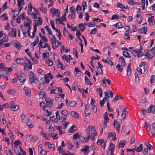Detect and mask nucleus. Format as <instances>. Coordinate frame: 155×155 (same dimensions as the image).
<instances>
[{
  "instance_id": "1",
  "label": "nucleus",
  "mask_w": 155,
  "mask_h": 155,
  "mask_svg": "<svg viewBox=\"0 0 155 155\" xmlns=\"http://www.w3.org/2000/svg\"><path fill=\"white\" fill-rule=\"evenodd\" d=\"M16 74L20 82L23 83L25 81L26 77L24 73L18 72L16 73Z\"/></svg>"
},
{
  "instance_id": "12",
  "label": "nucleus",
  "mask_w": 155,
  "mask_h": 155,
  "mask_svg": "<svg viewBox=\"0 0 155 155\" xmlns=\"http://www.w3.org/2000/svg\"><path fill=\"white\" fill-rule=\"evenodd\" d=\"M68 100L67 99H66V105L67 106L70 107H73L75 106L77 104V103L74 101H72L68 103Z\"/></svg>"
},
{
  "instance_id": "53",
  "label": "nucleus",
  "mask_w": 155,
  "mask_h": 155,
  "mask_svg": "<svg viewBox=\"0 0 155 155\" xmlns=\"http://www.w3.org/2000/svg\"><path fill=\"white\" fill-rule=\"evenodd\" d=\"M12 12L14 13V15L12 17L13 19H15V18L17 16L19 15V13L16 10H14L12 11Z\"/></svg>"
},
{
  "instance_id": "36",
  "label": "nucleus",
  "mask_w": 155,
  "mask_h": 155,
  "mask_svg": "<svg viewBox=\"0 0 155 155\" xmlns=\"http://www.w3.org/2000/svg\"><path fill=\"white\" fill-rule=\"evenodd\" d=\"M78 28L82 32L84 31L85 28L84 25L82 23H81L78 25Z\"/></svg>"
},
{
  "instance_id": "31",
  "label": "nucleus",
  "mask_w": 155,
  "mask_h": 155,
  "mask_svg": "<svg viewBox=\"0 0 155 155\" xmlns=\"http://www.w3.org/2000/svg\"><path fill=\"white\" fill-rule=\"evenodd\" d=\"M43 4L42 3L41 5V7L39 8V9L40 11L42 12L45 13H46L47 12V10L45 7L42 6Z\"/></svg>"
},
{
  "instance_id": "27",
  "label": "nucleus",
  "mask_w": 155,
  "mask_h": 155,
  "mask_svg": "<svg viewBox=\"0 0 155 155\" xmlns=\"http://www.w3.org/2000/svg\"><path fill=\"white\" fill-rule=\"evenodd\" d=\"M46 94L45 93V92L44 91H40L39 94V95L40 97L41 98H45L46 97H45V96L46 95Z\"/></svg>"
},
{
  "instance_id": "43",
  "label": "nucleus",
  "mask_w": 155,
  "mask_h": 155,
  "mask_svg": "<svg viewBox=\"0 0 155 155\" xmlns=\"http://www.w3.org/2000/svg\"><path fill=\"white\" fill-rule=\"evenodd\" d=\"M75 127V126L73 125H72L71 127L69 129L68 131L69 133H72L76 131V130H74V127Z\"/></svg>"
},
{
  "instance_id": "2",
  "label": "nucleus",
  "mask_w": 155,
  "mask_h": 155,
  "mask_svg": "<svg viewBox=\"0 0 155 155\" xmlns=\"http://www.w3.org/2000/svg\"><path fill=\"white\" fill-rule=\"evenodd\" d=\"M45 111L44 115L46 116H49L52 114L51 109V107L47 106L44 109Z\"/></svg>"
},
{
  "instance_id": "25",
  "label": "nucleus",
  "mask_w": 155,
  "mask_h": 155,
  "mask_svg": "<svg viewBox=\"0 0 155 155\" xmlns=\"http://www.w3.org/2000/svg\"><path fill=\"white\" fill-rule=\"evenodd\" d=\"M19 109V106L18 105H14V104L11 105V110L12 111H15L18 110Z\"/></svg>"
},
{
  "instance_id": "3",
  "label": "nucleus",
  "mask_w": 155,
  "mask_h": 155,
  "mask_svg": "<svg viewBox=\"0 0 155 155\" xmlns=\"http://www.w3.org/2000/svg\"><path fill=\"white\" fill-rule=\"evenodd\" d=\"M0 74L1 75H2L3 78L7 81L8 80V77L10 76V74L8 73L7 71L3 69L0 71Z\"/></svg>"
},
{
  "instance_id": "18",
  "label": "nucleus",
  "mask_w": 155,
  "mask_h": 155,
  "mask_svg": "<svg viewBox=\"0 0 155 155\" xmlns=\"http://www.w3.org/2000/svg\"><path fill=\"white\" fill-rule=\"evenodd\" d=\"M89 146H87L84 147L81 150V151L84 152V154L87 155L88 154L87 151L89 150Z\"/></svg>"
},
{
  "instance_id": "17",
  "label": "nucleus",
  "mask_w": 155,
  "mask_h": 155,
  "mask_svg": "<svg viewBox=\"0 0 155 155\" xmlns=\"http://www.w3.org/2000/svg\"><path fill=\"white\" fill-rule=\"evenodd\" d=\"M132 70L131 68V63H130L128 64L127 69V76H130L131 74Z\"/></svg>"
},
{
  "instance_id": "40",
  "label": "nucleus",
  "mask_w": 155,
  "mask_h": 155,
  "mask_svg": "<svg viewBox=\"0 0 155 155\" xmlns=\"http://www.w3.org/2000/svg\"><path fill=\"white\" fill-rule=\"evenodd\" d=\"M122 54L126 58H130L131 57L129 53L125 51L123 52Z\"/></svg>"
},
{
  "instance_id": "34",
  "label": "nucleus",
  "mask_w": 155,
  "mask_h": 155,
  "mask_svg": "<svg viewBox=\"0 0 155 155\" xmlns=\"http://www.w3.org/2000/svg\"><path fill=\"white\" fill-rule=\"evenodd\" d=\"M0 40L4 42H6L8 41V37L6 34H5L4 37Z\"/></svg>"
},
{
  "instance_id": "15",
  "label": "nucleus",
  "mask_w": 155,
  "mask_h": 155,
  "mask_svg": "<svg viewBox=\"0 0 155 155\" xmlns=\"http://www.w3.org/2000/svg\"><path fill=\"white\" fill-rule=\"evenodd\" d=\"M51 43L52 44V47L54 49H55L54 48V45H55V47L56 48H58L59 47V45H56V42H57L58 41L57 40H54V39H52L51 38Z\"/></svg>"
},
{
  "instance_id": "55",
  "label": "nucleus",
  "mask_w": 155,
  "mask_h": 155,
  "mask_svg": "<svg viewBox=\"0 0 155 155\" xmlns=\"http://www.w3.org/2000/svg\"><path fill=\"white\" fill-rule=\"evenodd\" d=\"M132 29L130 30L131 32H136L137 31V27L136 25H133L132 26Z\"/></svg>"
},
{
  "instance_id": "58",
  "label": "nucleus",
  "mask_w": 155,
  "mask_h": 155,
  "mask_svg": "<svg viewBox=\"0 0 155 155\" xmlns=\"http://www.w3.org/2000/svg\"><path fill=\"white\" fill-rule=\"evenodd\" d=\"M105 94V97L104 98L106 101H109V96L107 92H104Z\"/></svg>"
},
{
  "instance_id": "8",
  "label": "nucleus",
  "mask_w": 155,
  "mask_h": 155,
  "mask_svg": "<svg viewBox=\"0 0 155 155\" xmlns=\"http://www.w3.org/2000/svg\"><path fill=\"white\" fill-rule=\"evenodd\" d=\"M45 101H46V106L52 107L54 105V104L53 103V100L50 97L45 98Z\"/></svg>"
},
{
  "instance_id": "39",
  "label": "nucleus",
  "mask_w": 155,
  "mask_h": 155,
  "mask_svg": "<svg viewBox=\"0 0 155 155\" xmlns=\"http://www.w3.org/2000/svg\"><path fill=\"white\" fill-rule=\"evenodd\" d=\"M143 146L142 144H140V146L137 148L136 151L137 152H140L143 150Z\"/></svg>"
},
{
  "instance_id": "50",
  "label": "nucleus",
  "mask_w": 155,
  "mask_h": 155,
  "mask_svg": "<svg viewBox=\"0 0 155 155\" xmlns=\"http://www.w3.org/2000/svg\"><path fill=\"white\" fill-rule=\"evenodd\" d=\"M26 137L28 140L30 141L33 140V137L31 134H27L26 136Z\"/></svg>"
},
{
  "instance_id": "11",
  "label": "nucleus",
  "mask_w": 155,
  "mask_h": 155,
  "mask_svg": "<svg viewBox=\"0 0 155 155\" xmlns=\"http://www.w3.org/2000/svg\"><path fill=\"white\" fill-rule=\"evenodd\" d=\"M135 18H137V22L140 24L142 23L143 20V18L141 15L137 13L135 16Z\"/></svg>"
},
{
  "instance_id": "35",
  "label": "nucleus",
  "mask_w": 155,
  "mask_h": 155,
  "mask_svg": "<svg viewBox=\"0 0 155 155\" xmlns=\"http://www.w3.org/2000/svg\"><path fill=\"white\" fill-rule=\"evenodd\" d=\"M84 78L85 83L86 84L90 85L91 86L92 85V84L91 83L90 80L88 78L87 76H85Z\"/></svg>"
},
{
  "instance_id": "7",
  "label": "nucleus",
  "mask_w": 155,
  "mask_h": 155,
  "mask_svg": "<svg viewBox=\"0 0 155 155\" xmlns=\"http://www.w3.org/2000/svg\"><path fill=\"white\" fill-rule=\"evenodd\" d=\"M32 74L33 75H31L30 77V83L31 84L34 83H37L38 82V80L37 79L36 77L33 73Z\"/></svg>"
},
{
  "instance_id": "21",
  "label": "nucleus",
  "mask_w": 155,
  "mask_h": 155,
  "mask_svg": "<svg viewBox=\"0 0 155 155\" xmlns=\"http://www.w3.org/2000/svg\"><path fill=\"white\" fill-rule=\"evenodd\" d=\"M50 12L52 13V16L53 17L55 16L57 12V9L55 8H52L50 9Z\"/></svg>"
},
{
  "instance_id": "64",
  "label": "nucleus",
  "mask_w": 155,
  "mask_h": 155,
  "mask_svg": "<svg viewBox=\"0 0 155 155\" xmlns=\"http://www.w3.org/2000/svg\"><path fill=\"white\" fill-rule=\"evenodd\" d=\"M59 152L60 153H61L64 151V150L63 149L61 146L59 147L58 148Z\"/></svg>"
},
{
  "instance_id": "56",
  "label": "nucleus",
  "mask_w": 155,
  "mask_h": 155,
  "mask_svg": "<svg viewBox=\"0 0 155 155\" xmlns=\"http://www.w3.org/2000/svg\"><path fill=\"white\" fill-rule=\"evenodd\" d=\"M116 67L117 68L118 71H122L123 69V68L122 66L119 64H118L116 66Z\"/></svg>"
},
{
  "instance_id": "16",
  "label": "nucleus",
  "mask_w": 155,
  "mask_h": 155,
  "mask_svg": "<svg viewBox=\"0 0 155 155\" xmlns=\"http://www.w3.org/2000/svg\"><path fill=\"white\" fill-rule=\"evenodd\" d=\"M127 142L126 140H121L120 141L118 144V148H120L124 147V146L126 144Z\"/></svg>"
},
{
  "instance_id": "10",
  "label": "nucleus",
  "mask_w": 155,
  "mask_h": 155,
  "mask_svg": "<svg viewBox=\"0 0 155 155\" xmlns=\"http://www.w3.org/2000/svg\"><path fill=\"white\" fill-rule=\"evenodd\" d=\"M147 112L148 113L155 114V105L154 106L151 105L150 107L147 109Z\"/></svg>"
},
{
  "instance_id": "4",
  "label": "nucleus",
  "mask_w": 155,
  "mask_h": 155,
  "mask_svg": "<svg viewBox=\"0 0 155 155\" xmlns=\"http://www.w3.org/2000/svg\"><path fill=\"white\" fill-rule=\"evenodd\" d=\"M61 114L62 115L61 116V118L63 119L62 121L65 120L67 119V116L70 114L69 112L66 110H62Z\"/></svg>"
},
{
  "instance_id": "47",
  "label": "nucleus",
  "mask_w": 155,
  "mask_h": 155,
  "mask_svg": "<svg viewBox=\"0 0 155 155\" xmlns=\"http://www.w3.org/2000/svg\"><path fill=\"white\" fill-rule=\"evenodd\" d=\"M104 140L103 138L101 140L98 139L97 141V143L98 145H102L104 143Z\"/></svg>"
},
{
  "instance_id": "60",
  "label": "nucleus",
  "mask_w": 155,
  "mask_h": 155,
  "mask_svg": "<svg viewBox=\"0 0 155 155\" xmlns=\"http://www.w3.org/2000/svg\"><path fill=\"white\" fill-rule=\"evenodd\" d=\"M50 119L51 121L53 122L56 123L58 122V120L56 118H55V117L52 116L50 117Z\"/></svg>"
},
{
  "instance_id": "54",
  "label": "nucleus",
  "mask_w": 155,
  "mask_h": 155,
  "mask_svg": "<svg viewBox=\"0 0 155 155\" xmlns=\"http://www.w3.org/2000/svg\"><path fill=\"white\" fill-rule=\"evenodd\" d=\"M154 19V16H152L148 18V21L149 22V23H151L152 24V25H153V21Z\"/></svg>"
},
{
  "instance_id": "59",
  "label": "nucleus",
  "mask_w": 155,
  "mask_h": 155,
  "mask_svg": "<svg viewBox=\"0 0 155 155\" xmlns=\"http://www.w3.org/2000/svg\"><path fill=\"white\" fill-rule=\"evenodd\" d=\"M124 5L122 4L119 2H118L116 5V6L120 8L123 9Z\"/></svg>"
},
{
  "instance_id": "23",
  "label": "nucleus",
  "mask_w": 155,
  "mask_h": 155,
  "mask_svg": "<svg viewBox=\"0 0 155 155\" xmlns=\"http://www.w3.org/2000/svg\"><path fill=\"white\" fill-rule=\"evenodd\" d=\"M21 119L23 121L27 123V122H28V117H26L23 113H22L21 114Z\"/></svg>"
},
{
  "instance_id": "41",
  "label": "nucleus",
  "mask_w": 155,
  "mask_h": 155,
  "mask_svg": "<svg viewBox=\"0 0 155 155\" xmlns=\"http://www.w3.org/2000/svg\"><path fill=\"white\" fill-rule=\"evenodd\" d=\"M65 60L67 62L69 63L70 62V60H72L73 59L71 55H68L66 57Z\"/></svg>"
},
{
  "instance_id": "37",
  "label": "nucleus",
  "mask_w": 155,
  "mask_h": 155,
  "mask_svg": "<svg viewBox=\"0 0 155 155\" xmlns=\"http://www.w3.org/2000/svg\"><path fill=\"white\" fill-rule=\"evenodd\" d=\"M14 102L13 101H12L10 103H6L4 104V106H5V107L6 108H9L11 106V105L13 104H14Z\"/></svg>"
},
{
  "instance_id": "9",
  "label": "nucleus",
  "mask_w": 155,
  "mask_h": 155,
  "mask_svg": "<svg viewBox=\"0 0 155 155\" xmlns=\"http://www.w3.org/2000/svg\"><path fill=\"white\" fill-rule=\"evenodd\" d=\"M114 126L117 129V130L119 132V129L120 128V125L119 122L116 120H114Z\"/></svg>"
},
{
  "instance_id": "49",
  "label": "nucleus",
  "mask_w": 155,
  "mask_h": 155,
  "mask_svg": "<svg viewBox=\"0 0 155 155\" xmlns=\"http://www.w3.org/2000/svg\"><path fill=\"white\" fill-rule=\"evenodd\" d=\"M56 22L57 24L58 23V22L59 23L63 25H65V23L63 22V21H64L63 20L60 19L59 18L56 19Z\"/></svg>"
},
{
  "instance_id": "28",
  "label": "nucleus",
  "mask_w": 155,
  "mask_h": 155,
  "mask_svg": "<svg viewBox=\"0 0 155 155\" xmlns=\"http://www.w3.org/2000/svg\"><path fill=\"white\" fill-rule=\"evenodd\" d=\"M147 31V28L146 27L142 28L139 29V32L141 33L146 34Z\"/></svg>"
},
{
  "instance_id": "63",
  "label": "nucleus",
  "mask_w": 155,
  "mask_h": 155,
  "mask_svg": "<svg viewBox=\"0 0 155 155\" xmlns=\"http://www.w3.org/2000/svg\"><path fill=\"white\" fill-rule=\"evenodd\" d=\"M80 135H79L78 133L74 134L73 136V139H77L78 138H79Z\"/></svg>"
},
{
  "instance_id": "14",
  "label": "nucleus",
  "mask_w": 155,
  "mask_h": 155,
  "mask_svg": "<svg viewBox=\"0 0 155 155\" xmlns=\"http://www.w3.org/2000/svg\"><path fill=\"white\" fill-rule=\"evenodd\" d=\"M119 60L121 63V64H122V66H126V63L125 62V59L123 56H120L119 59Z\"/></svg>"
},
{
  "instance_id": "5",
  "label": "nucleus",
  "mask_w": 155,
  "mask_h": 155,
  "mask_svg": "<svg viewBox=\"0 0 155 155\" xmlns=\"http://www.w3.org/2000/svg\"><path fill=\"white\" fill-rule=\"evenodd\" d=\"M17 29L14 28H12L11 31L8 33L9 36L11 37H16Z\"/></svg>"
},
{
  "instance_id": "19",
  "label": "nucleus",
  "mask_w": 155,
  "mask_h": 155,
  "mask_svg": "<svg viewBox=\"0 0 155 155\" xmlns=\"http://www.w3.org/2000/svg\"><path fill=\"white\" fill-rule=\"evenodd\" d=\"M114 26L117 29H120L123 28V27L122 23L120 21L114 25Z\"/></svg>"
},
{
  "instance_id": "32",
  "label": "nucleus",
  "mask_w": 155,
  "mask_h": 155,
  "mask_svg": "<svg viewBox=\"0 0 155 155\" xmlns=\"http://www.w3.org/2000/svg\"><path fill=\"white\" fill-rule=\"evenodd\" d=\"M57 63H58V68H61V69L63 70L65 68V67L63 66V65L62 63L59 60H58L57 61Z\"/></svg>"
},
{
  "instance_id": "30",
  "label": "nucleus",
  "mask_w": 155,
  "mask_h": 155,
  "mask_svg": "<svg viewBox=\"0 0 155 155\" xmlns=\"http://www.w3.org/2000/svg\"><path fill=\"white\" fill-rule=\"evenodd\" d=\"M103 117L104 122H108L109 118L108 117V114L107 112H105L103 114Z\"/></svg>"
},
{
  "instance_id": "46",
  "label": "nucleus",
  "mask_w": 155,
  "mask_h": 155,
  "mask_svg": "<svg viewBox=\"0 0 155 155\" xmlns=\"http://www.w3.org/2000/svg\"><path fill=\"white\" fill-rule=\"evenodd\" d=\"M104 140L103 138L101 140L98 139L97 141V143L98 145H102L104 143Z\"/></svg>"
},
{
  "instance_id": "51",
  "label": "nucleus",
  "mask_w": 155,
  "mask_h": 155,
  "mask_svg": "<svg viewBox=\"0 0 155 155\" xmlns=\"http://www.w3.org/2000/svg\"><path fill=\"white\" fill-rule=\"evenodd\" d=\"M14 144L15 145V147H18V145L19 144H21V140H18L15 141L14 143Z\"/></svg>"
},
{
  "instance_id": "45",
  "label": "nucleus",
  "mask_w": 155,
  "mask_h": 155,
  "mask_svg": "<svg viewBox=\"0 0 155 155\" xmlns=\"http://www.w3.org/2000/svg\"><path fill=\"white\" fill-rule=\"evenodd\" d=\"M104 140L103 138L101 140L98 139L97 141V143L98 145H102L104 143Z\"/></svg>"
},
{
  "instance_id": "20",
  "label": "nucleus",
  "mask_w": 155,
  "mask_h": 155,
  "mask_svg": "<svg viewBox=\"0 0 155 155\" xmlns=\"http://www.w3.org/2000/svg\"><path fill=\"white\" fill-rule=\"evenodd\" d=\"M4 150L6 151L7 155H13V153L9 149L8 147H5Z\"/></svg>"
},
{
  "instance_id": "13",
  "label": "nucleus",
  "mask_w": 155,
  "mask_h": 155,
  "mask_svg": "<svg viewBox=\"0 0 155 155\" xmlns=\"http://www.w3.org/2000/svg\"><path fill=\"white\" fill-rule=\"evenodd\" d=\"M15 62L17 64L23 65L25 63V60L23 58H18L15 59Z\"/></svg>"
},
{
  "instance_id": "61",
  "label": "nucleus",
  "mask_w": 155,
  "mask_h": 155,
  "mask_svg": "<svg viewBox=\"0 0 155 155\" xmlns=\"http://www.w3.org/2000/svg\"><path fill=\"white\" fill-rule=\"evenodd\" d=\"M73 145L72 143L70 141H68L67 143V147L69 149H71L73 147Z\"/></svg>"
},
{
  "instance_id": "24",
  "label": "nucleus",
  "mask_w": 155,
  "mask_h": 155,
  "mask_svg": "<svg viewBox=\"0 0 155 155\" xmlns=\"http://www.w3.org/2000/svg\"><path fill=\"white\" fill-rule=\"evenodd\" d=\"M39 41V38L37 37L35 40L31 44V46L32 48L34 47L38 44Z\"/></svg>"
},
{
  "instance_id": "52",
  "label": "nucleus",
  "mask_w": 155,
  "mask_h": 155,
  "mask_svg": "<svg viewBox=\"0 0 155 155\" xmlns=\"http://www.w3.org/2000/svg\"><path fill=\"white\" fill-rule=\"evenodd\" d=\"M146 145L147 148L149 150H152L153 149V147L149 142H147L146 143Z\"/></svg>"
},
{
  "instance_id": "22",
  "label": "nucleus",
  "mask_w": 155,
  "mask_h": 155,
  "mask_svg": "<svg viewBox=\"0 0 155 155\" xmlns=\"http://www.w3.org/2000/svg\"><path fill=\"white\" fill-rule=\"evenodd\" d=\"M97 64L98 66V67H97V71H101V72H100V73L102 74H103V72L102 70V68L103 67V66L101 65V63L99 62Z\"/></svg>"
},
{
  "instance_id": "38",
  "label": "nucleus",
  "mask_w": 155,
  "mask_h": 155,
  "mask_svg": "<svg viewBox=\"0 0 155 155\" xmlns=\"http://www.w3.org/2000/svg\"><path fill=\"white\" fill-rule=\"evenodd\" d=\"M44 79H45V81H44L45 83L46 84H48L50 82V80L48 79V77L46 74H45V78H42L41 80H44Z\"/></svg>"
},
{
  "instance_id": "6",
  "label": "nucleus",
  "mask_w": 155,
  "mask_h": 155,
  "mask_svg": "<svg viewBox=\"0 0 155 155\" xmlns=\"http://www.w3.org/2000/svg\"><path fill=\"white\" fill-rule=\"evenodd\" d=\"M14 150L15 151V153L17 154L19 152V150L20 151V152L23 153L22 155H26V152L24 151L21 147L19 146L18 147H15L14 148Z\"/></svg>"
},
{
  "instance_id": "26",
  "label": "nucleus",
  "mask_w": 155,
  "mask_h": 155,
  "mask_svg": "<svg viewBox=\"0 0 155 155\" xmlns=\"http://www.w3.org/2000/svg\"><path fill=\"white\" fill-rule=\"evenodd\" d=\"M15 47L16 48L20 50L22 47V45L21 44L20 42L18 41H16L15 43Z\"/></svg>"
},
{
  "instance_id": "44",
  "label": "nucleus",
  "mask_w": 155,
  "mask_h": 155,
  "mask_svg": "<svg viewBox=\"0 0 155 155\" xmlns=\"http://www.w3.org/2000/svg\"><path fill=\"white\" fill-rule=\"evenodd\" d=\"M45 63H47L48 66H51L53 64V62L50 60L48 59L45 61Z\"/></svg>"
},
{
  "instance_id": "42",
  "label": "nucleus",
  "mask_w": 155,
  "mask_h": 155,
  "mask_svg": "<svg viewBox=\"0 0 155 155\" xmlns=\"http://www.w3.org/2000/svg\"><path fill=\"white\" fill-rule=\"evenodd\" d=\"M129 33L128 31H126L124 33L125 39L126 40L130 39Z\"/></svg>"
},
{
  "instance_id": "48",
  "label": "nucleus",
  "mask_w": 155,
  "mask_h": 155,
  "mask_svg": "<svg viewBox=\"0 0 155 155\" xmlns=\"http://www.w3.org/2000/svg\"><path fill=\"white\" fill-rule=\"evenodd\" d=\"M145 127L146 128V130L149 131L150 130V126L148 124V123L147 122H145Z\"/></svg>"
},
{
  "instance_id": "62",
  "label": "nucleus",
  "mask_w": 155,
  "mask_h": 155,
  "mask_svg": "<svg viewBox=\"0 0 155 155\" xmlns=\"http://www.w3.org/2000/svg\"><path fill=\"white\" fill-rule=\"evenodd\" d=\"M137 53V55L138 58L142 57L143 54V53L142 51H139Z\"/></svg>"
},
{
  "instance_id": "29",
  "label": "nucleus",
  "mask_w": 155,
  "mask_h": 155,
  "mask_svg": "<svg viewBox=\"0 0 155 155\" xmlns=\"http://www.w3.org/2000/svg\"><path fill=\"white\" fill-rule=\"evenodd\" d=\"M0 18L3 21L7 20L8 19V17L5 13L4 14L0 16Z\"/></svg>"
},
{
  "instance_id": "57",
  "label": "nucleus",
  "mask_w": 155,
  "mask_h": 155,
  "mask_svg": "<svg viewBox=\"0 0 155 155\" xmlns=\"http://www.w3.org/2000/svg\"><path fill=\"white\" fill-rule=\"evenodd\" d=\"M82 5L83 7V10L84 11L85 9L87 8L86 2L85 1H83L82 2Z\"/></svg>"
},
{
  "instance_id": "33",
  "label": "nucleus",
  "mask_w": 155,
  "mask_h": 155,
  "mask_svg": "<svg viewBox=\"0 0 155 155\" xmlns=\"http://www.w3.org/2000/svg\"><path fill=\"white\" fill-rule=\"evenodd\" d=\"M71 115L73 117L78 118L79 117V114L78 113H77L76 112L74 111H71Z\"/></svg>"
}]
</instances>
